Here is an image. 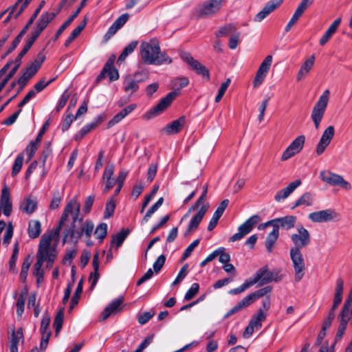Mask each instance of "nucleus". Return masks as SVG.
<instances>
[{
    "label": "nucleus",
    "instance_id": "f257e3e1",
    "mask_svg": "<svg viewBox=\"0 0 352 352\" xmlns=\"http://www.w3.org/2000/svg\"><path fill=\"white\" fill-rule=\"evenodd\" d=\"M80 204L76 198H73L65 206L59 224L55 229L54 235L58 236L62 226L65 221L67 220L69 215L72 216V224L70 228L64 231L63 243L69 239L71 241L77 243L78 241L85 236L89 239L94 229V223L91 219L82 221L80 215Z\"/></svg>",
    "mask_w": 352,
    "mask_h": 352
},
{
    "label": "nucleus",
    "instance_id": "f03ea898",
    "mask_svg": "<svg viewBox=\"0 0 352 352\" xmlns=\"http://www.w3.org/2000/svg\"><path fill=\"white\" fill-rule=\"evenodd\" d=\"M140 56L142 61L147 65H161L172 63L171 58L165 52H161L160 45L155 40L141 43Z\"/></svg>",
    "mask_w": 352,
    "mask_h": 352
},
{
    "label": "nucleus",
    "instance_id": "7ed1b4c3",
    "mask_svg": "<svg viewBox=\"0 0 352 352\" xmlns=\"http://www.w3.org/2000/svg\"><path fill=\"white\" fill-rule=\"evenodd\" d=\"M189 84V80L186 77L177 78L171 81V88L174 91L168 93L164 98L152 109L148 110L144 116L146 120H150L161 114L172 103L173 100L179 94V90Z\"/></svg>",
    "mask_w": 352,
    "mask_h": 352
},
{
    "label": "nucleus",
    "instance_id": "20e7f679",
    "mask_svg": "<svg viewBox=\"0 0 352 352\" xmlns=\"http://www.w3.org/2000/svg\"><path fill=\"white\" fill-rule=\"evenodd\" d=\"M53 237H57L54 232L51 230L45 233L40 240L37 254L41 252L43 256L44 262H46V267L51 268L56 257L57 253L55 248L51 246Z\"/></svg>",
    "mask_w": 352,
    "mask_h": 352
},
{
    "label": "nucleus",
    "instance_id": "39448f33",
    "mask_svg": "<svg viewBox=\"0 0 352 352\" xmlns=\"http://www.w3.org/2000/svg\"><path fill=\"white\" fill-rule=\"evenodd\" d=\"M198 208H199V210L190 221L188 228L184 233L185 236H188L190 232L195 231L198 228L199 223L202 221L203 217H204L209 208V204L208 203L202 204L201 202L197 200L195 203L188 209L187 213L182 219V221Z\"/></svg>",
    "mask_w": 352,
    "mask_h": 352
},
{
    "label": "nucleus",
    "instance_id": "423d86ee",
    "mask_svg": "<svg viewBox=\"0 0 352 352\" xmlns=\"http://www.w3.org/2000/svg\"><path fill=\"white\" fill-rule=\"evenodd\" d=\"M329 91L328 89L325 90L313 107L311 118L314 123L316 129L319 128L321 120L324 115L329 99Z\"/></svg>",
    "mask_w": 352,
    "mask_h": 352
},
{
    "label": "nucleus",
    "instance_id": "0eeeda50",
    "mask_svg": "<svg viewBox=\"0 0 352 352\" xmlns=\"http://www.w3.org/2000/svg\"><path fill=\"white\" fill-rule=\"evenodd\" d=\"M289 255L294 270V279L296 282H299L303 278L305 271L303 255L298 248H292Z\"/></svg>",
    "mask_w": 352,
    "mask_h": 352
},
{
    "label": "nucleus",
    "instance_id": "6e6552de",
    "mask_svg": "<svg viewBox=\"0 0 352 352\" xmlns=\"http://www.w3.org/2000/svg\"><path fill=\"white\" fill-rule=\"evenodd\" d=\"M226 0H208L198 6L197 14L199 17L210 16L218 12Z\"/></svg>",
    "mask_w": 352,
    "mask_h": 352
},
{
    "label": "nucleus",
    "instance_id": "1a4fd4ad",
    "mask_svg": "<svg viewBox=\"0 0 352 352\" xmlns=\"http://www.w3.org/2000/svg\"><path fill=\"white\" fill-rule=\"evenodd\" d=\"M261 221L258 215L254 214L248 219L243 224L238 228V232L233 234L229 241L235 242L242 239L245 235L249 234L253 228Z\"/></svg>",
    "mask_w": 352,
    "mask_h": 352
},
{
    "label": "nucleus",
    "instance_id": "9d476101",
    "mask_svg": "<svg viewBox=\"0 0 352 352\" xmlns=\"http://www.w3.org/2000/svg\"><path fill=\"white\" fill-rule=\"evenodd\" d=\"M290 239L294 244L293 248H298L299 250L307 246L311 242V235L302 225L297 226L296 232L292 234Z\"/></svg>",
    "mask_w": 352,
    "mask_h": 352
},
{
    "label": "nucleus",
    "instance_id": "9b49d317",
    "mask_svg": "<svg viewBox=\"0 0 352 352\" xmlns=\"http://www.w3.org/2000/svg\"><path fill=\"white\" fill-rule=\"evenodd\" d=\"M180 57L191 69L194 70L198 75L206 78L207 80H210L209 70L197 60H195L190 53L183 52L180 54Z\"/></svg>",
    "mask_w": 352,
    "mask_h": 352
},
{
    "label": "nucleus",
    "instance_id": "f8f14e48",
    "mask_svg": "<svg viewBox=\"0 0 352 352\" xmlns=\"http://www.w3.org/2000/svg\"><path fill=\"white\" fill-rule=\"evenodd\" d=\"M320 177L322 182L331 186H339L346 190H350L351 188V185L349 182L344 180L341 175L333 173L331 171H321L320 173Z\"/></svg>",
    "mask_w": 352,
    "mask_h": 352
},
{
    "label": "nucleus",
    "instance_id": "ddd939ff",
    "mask_svg": "<svg viewBox=\"0 0 352 352\" xmlns=\"http://www.w3.org/2000/svg\"><path fill=\"white\" fill-rule=\"evenodd\" d=\"M44 3H45L44 1H42L41 3V4L39 5V6L35 10L34 12L33 13L31 18L29 19L26 25L23 28V30L19 32V34L14 39L11 46L9 47V49L7 50V52L3 54V56H2V58H6L9 54H10L14 50H15V48L17 47L19 43L21 42V40L22 39L23 36L26 33L27 30L33 23L34 21L37 17Z\"/></svg>",
    "mask_w": 352,
    "mask_h": 352
},
{
    "label": "nucleus",
    "instance_id": "4468645a",
    "mask_svg": "<svg viewBox=\"0 0 352 352\" xmlns=\"http://www.w3.org/2000/svg\"><path fill=\"white\" fill-rule=\"evenodd\" d=\"M305 141L304 135H299L289 145L281 156L282 161H286L300 152Z\"/></svg>",
    "mask_w": 352,
    "mask_h": 352
},
{
    "label": "nucleus",
    "instance_id": "2eb2a0df",
    "mask_svg": "<svg viewBox=\"0 0 352 352\" xmlns=\"http://www.w3.org/2000/svg\"><path fill=\"white\" fill-rule=\"evenodd\" d=\"M278 273L276 271H269L267 267L265 266L258 270L252 278V280H257V283L261 281V285L267 284L273 280L278 281Z\"/></svg>",
    "mask_w": 352,
    "mask_h": 352
},
{
    "label": "nucleus",
    "instance_id": "dca6fc26",
    "mask_svg": "<svg viewBox=\"0 0 352 352\" xmlns=\"http://www.w3.org/2000/svg\"><path fill=\"white\" fill-rule=\"evenodd\" d=\"M12 204L10 200V192L7 185H4L1 192L0 197V210H2L3 214L9 217L12 213Z\"/></svg>",
    "mask_w": 352,
    "mask_h": 352
},
{
    "label": "nucleus",
    "instance_id": "f3484780",
    "mask_svg": "<svg viewBox=\"0 0 352 352\" xmlns=\"http://www.w3.org/2000/svg\"><path fill=\"white\" fill-rule=\"evenodd\" d=\"M335 134V129L333 126H329L322 133L320 140L316 147V153L321 155L329 145Z\"/></svg>",
    "mask_w": 352,
    "mask_h": 352
},
{
    "label": "nucleus",
    "instance_id": "a211bd4d",
    "mask_svg": "<svg viewBox=\"0 0 352 352\" xmlns=\"http://www.w3.org/2000/svg\"><path fill=\"white\" fill-rule=\"evenodd\" d=\"M283 2V0H272L268 1L263 9L258 12L254 16V21L261 22L265 19L270 13L278 8Z\"/></svg>",
    "mask_w": 352,
    "mask_h": 352
},
{
    "label": "nucleus",
    "instance_id": "6ab92c4d",
    "mask_svg": "<svg viewBox=\"0 0 352 352\" xmlns=\"http://www.w3.org/2000/svg\"><path fill=\"white\" fill-rule=\"evenodd\" d=\"M335 217V212L331 209L314 212L310 213L308 216L309 219L315 223L331 221Z\"/></svg>",
    "mask_w": 352,
    "mask_h": 352
},
{
    "label": "nucleus",
    "instance_id": "aec40b11",
    "mask_svg": "<svg viewBox=\"0 0 352 352\" xmlns=\"http://www.w3.org/2000/svg\"><path fill=\"white\" fill-rule=\"evenodd\" d=\"M124 302V298L120 296L114 299L109 303L102 313V318L103 320H107L111 315L117 314L122 310V304Z\"/></svg>",
    "mask_w": 352,
    "mask_h": 352
},
{
    "label": "nucleus",
    "instance_id": "412c9836",
    "mask_svg": "<svg viewBox=\"0 0 352 352\" xmlns=\"http://www.w3.org/2000/svg\"><path fill=\"white\" fill-rule=\"evenodd\" d=\"M339 319L342 322L344 320L346 324L349 322L352 327V289L342 307V311L339 315Z\"/></svg>",
    "mask_w": 352,
    "mask_h": 352
},
{
    "label": "nucleus",
    "instance_id": "4be33fe9",
    "mask_svg": "<svg viewBox=\"0 0 352 352\" xmlns=\"http://www.w3.org/2000/svg\"><path fill=\"white\" fill-rule=\"evenodd\" d=\"M45 58L43 52H40L36 58L25 67L24 72L32 78L38 72Z\"/></svg>",
    "mask_w": 352,
    "mask_h": 352
},
{
    "label": "nucleus",
    "instance_id": "5701e85b",
    "mask_svg": "<svg viewBox=\"0 0 352 352\" xmlns=\"http://www.w3.org/2000/svg\"><path fill=\"white\" fill-rule=\"evenodd\" d=\"M185 117L181 116L178 119L173 120L170 123L165 126L161 132L166 135H173L179 133L183 129L185 124Z\"/></svg>",
    "mask_w": 352,
    "mask_h": 352
},
{
    "label": "nucleus",
    "instance_id": "b1692460",
    "mask_svg": "<svg viewBox=\"0 0 352 352\" xmlns=\"http://www.w3.org/2000/svg\"><path fill=\"white\" fill-rule=\"evenodd\" d=\"M37 199L31 195L25 197L19 204V210L27 214H32L37 208Z\"/></svg>",
    "mask_w": 352,
    "mask_h": 352
},
{
    "label": "nucleus",
    "instance_id": "393cba45",
    "mask_svg": "<svg viewBox=\"0 0 352 352\" xmlns=\"http://www.w3.org/2000/svg\"><path fill=\"white\" fill-rule=\"evenodd\" d=\"M129 18V15L127 13L122 14L111 25L109 28L108 31L104 35V38L106 40L109 39L111 36H113L116 32L120 29L128 21Z\"/></svg>",
    "mask_w": 352,
    "mask_h": 352
},
{
    "label": "nucleus",
    "instance_id": "a878e982",
    "mask_svg": "<svg viewBox=\"0 0 352 352\" xmlns=\"http://www.w3.org/2000/svg\"><path fill=\"white\" fill-rule=\"evenodd\" d=\"M301 184V181L300 179H296L292 182H291L287 187L283 188L282 190L278 191L274 196V199L279 202L282 199H285L287 198L291 193H292Z\"/></svg>",
    "mask_w": 352,
    "mask_h": 352
},
{
    "label": "nucleus",
    "instance_id": "bb28decb",
    "mask_svg": "<svg viewBox=\"0 0 352 352\" xmlns=\"http://www.w3.org/2000/svg\"><path fill=\"white\" fill-rule=\"evenodd\" d=\"M88 0H82L76 11L69 17V19L59 28L56 32L54 41H56L60 34L66 30V28L72 23V21L78 16L81 10L86 5Z\"/></svg>",
    "mask_w": 352,
    "mask_h": 352
},
{
    "label": "nucleus",
    "instance_id": "cd10ccee",
    "mask_svg": "<svg viewBox=\"0 0 352 352\" xmlns=\"http://www.w3.org/2000/svg\"><path fill=\"white\" fill-rule=\"evenodd\" d=\"M296 219V217L294 215H287L275 219V224L278 226V231H279L280 228L287 230L294 228Z\"/></svg>",
    "mask_w": 352,
    "mask_h": 352
},
{
    "label": "nucleus",
    "instance_id": "c85d7f7f",
    "mask_svg": "<svg viewBox=\"0 0 352 352\" xmlns=\"http://www.w3.org/2000/svg\"><path fill=\"white\" fill-rule=\"evenodd\" d=\"M56 16L54 12H43L36 22V32L40 34L47 26L50 21H52Z\"/></svg>",
    "mask_w": 352,
    "mask_h": 352
},
{
    "label": "nucleus",
    "instance_id": "c756f323",
    "mask_svg": "<svg viewBox=\"0 0 352 352\" xmlns=\"http://www.w3.org/2000/svg\"><path fill=\"white\" fill-rule=\"evenodd\" d=\"M344 290V281L342 278H339L336 280V285L335 289V294L333 298V304L331 309L329 310L335 313V310L340 304L342 300V294Z\"/></svg>",
    "mask_w": 352,
    "mask_h": 352
},
{
    "label": "nucleus",
    "instance_id": "7c9ffc66",
    "mask_svg": "<svg viewBox=\"0 0 352 352\" xmlns=\"http://www.w3.org/2000/svg\"><path fill=\"white\" fill-rule=\"evenodd\" d=\"M99 265H100L99 253L96 252L94 255L93 260H92V265L94 267V272L91 273L89 278V281L91 283V287H90L91 289H94V287L96 286V285L99 279V277H100Z\"/></svg>",
    "mask_w": 352,
    "mask_h": 352
},
{
    "label": "nucleus",
    "instance_id": "2f4dec72",
    "mask_svg": "<svg viewBox=\"0 0 352 352\" xmlns=\"http://www.w3.org/2000/svg\"><path fill=\"white\" fill-rule=\"evenodd\" d=\"M315 61V57L314 55L309 57L302 65L299 72H298L296 80L300 81L307 74L310 72Z\"/></svg>",
    "mask_w": 352,
    "mask_h": 352
},
{
    "label": "nucleus",
    "instance_id": "473e14b6",
    "mask_svg": "<svg viewBox=\"0 0 352 352\" xmlns=\"http://www.w3.org/2000/svg\"><path fill=\"white\" fill-rule=\"evenodd\" d=\"M140 80H135L131 76H127L123 81V89L129 94L136 92L139 89Z\"/></svg>",
    "mask_w": 352,
    "mask_h": 352
},
{
    "label": "nucleus",
    "instance_id": "72a5a7b5",
    "mask_svg": "<svg viewBox=\"0 0 352 352\" xmlns=\"http://www.w3.org/2000/svg\"><path fill=\"white\" fill-rule=\"evenodd\" d=\"M278 236L279 231H278V226H275L274 229H272V230L267 234L265 243L266 250L269 253L272 252L274 245L276 243Z\"/></svg>",
    "mask_w": 352,
    "mask_h": 352
},
{
    "label": "nucleus",
    "instance_id": "f704fd0d",
    "mask_svg": "<svg viewBox=\"0 0 352 352\" xmlns=\"http://www.w3.org/2000/svg\"><path fill=\"white\" fill-rule=\"evenodd\" d=\"M41 232V224L38 220H31L28 224V233L31 239L37 238Z\"/></svg>",
    "mask_w": 352,
    "mask_h": 352
},
{
    "label": "nucleus",
    "instance_id": "c9c22d12",
    "mask_svg": "<svg viewBox=\"0 0 352 352\" xmlns=\"http://www.w3.org/2000/svg\"><path fill=\"white\" fill-rule=\"evenodd\" d=\"M266 314L263 312L262 309L258 310L257 314L253 316L250 320L249 324L255 329H259L262 327V322L266 319Z\"/></svg>",
    "mask_w": 352,
    "mask_h": 352
},
{
    "label": "nucleus",
    "instance_id": "e433bc0d",
    "mask_svg": "<svg viewBox=\"0 0 352 352\" xmlns=\"http://www.w3.org/2000/svg\"><path fill=\"white\" fill-rule=\"evenodd\" d=\"M129 234V230L128 229H122L118 233L113 235L111 239V247L116 245V248H119L121 246L125 239L127 237Z\"/></svg>",
    "mask_w": 352,
    "mask_h": 352
},
{
    "label": "nucleus",
    "instance_id": "4c0bfd02",
    "mask_svg": "<svg viewBox=\"0 0 352 352\" xmlns=\"http://www.w3.org/2000/svg\"><path fill=\"white\" fill-rule=\"evenodd\" d=\"M138 42L137 41H133L131 42L128 45H126L119 56L117 60V63L120 64L122 62H123L126 58L135 50L138 46Z\"/></svg>",
    "mask_w": 352,
    "mask_h": 352
},
{
    "label": "nucleus",
    "instance_id": "58836bf2",
    "mask_svg": "<svg viewBox=\"0 0 352 352\" xmlns=\"http://www.w3.org/2000/svg\"><path fill=\"white\" fill-rule=\"evenodd\" d=\"M86 24L87 19H85L82 21V23L72 31L70 36L65 41V45L66 47H68L74 41V40L79 36V34L81 33V32L84 30L85 27L86 26Z\"/></svg>",
    "mask_w": 352,
    "mask_h": 352
},
{
    "label": "nucleus",
    "instance_id": "ea45409f",
    "mask_svg": "<svg viewBox=\"0 0 352 352\" xmlns=\"http://www.w3.org/2000/svg\"><path fill=\"white\" fill-rule=\"evenodd\" d=\"M256 283L257 280H252V278H250L245 280V281L239 287L230 289L228 293L231 295H236L241 294Z\"/></svg>",
    "mask_w": 352,
    "mask_h": 352
},
{
    "label": "nucleus",
    "instance_id": "a19ab883",
    "mask_svg": "<svg viewBox=\"0 0 352 352\" xmlns=\"http://www.w3.org/2000/svg\"><path fill=\"white\" fill-rule=\"evenodd\" d=\"M41 252L39 254H36V262L34 265L33 274L35 276H40V278H44V270L42 268L44 263L43 256Z\"/></svg>",
    "mask_w": 352,
    "mask_h": 352
},
{
    "label": "nucleus",
    "instance_id": "79ce46f5",
    "mask_svg": "<svg viewBox=\"0 0 352 352\" xmlns=\"http://www.w3.org/2000/svg\"><path fill=\"white\" fill-rule=\"evenodd\" d=\"M236 31V27L231 23L226 24L219 28L215 32V36L217 38L230 35Z\"/></svg>",
    "mask_w": 352,
    "mask_h": 352
},
{
    "label": "nucleus",
    "instance_id": "37998d69",
    "mask_svg": "<svg viewBox=\"0 0 352 352\" xmlns=\"http://www.w3.org/2000/svg\"><path fill=\"white\" fill-rule=\"evenodd\" d=\"M97 127L96 123H89L84 126L74 136L76 141L81 140L87 133Z\"/></svg>",
    "mask_w": 352,
    "mask_h": 352
},
{
    "label": "nucleus",
    "instance_id": "c03bdc74",
    "mask_svg": "<svg viewBox=\"0 0 352 352\" xmlns=\"http://www.w3.org/2000/svg\"><path fill=\"white\" fill-rule=\"evenodd\" d=\"M313 204V195L311 193L306 192L303 194L295 203L293 208L300 206H309Z\"/></svg>",
    "mask_w": 352,
    "mask_h": 352
},
{
    "label": "nucleus",
    "instance_id": "a18cd8bd",
    "mask_svg": "<svg viewBox=\"0 0 352 352\" xmlns=\"http://www.w3.org/2000/svg\"><path fill=\"white\" fill-rule=\"evenodd\" d=\"M164 198L160 197L156 203H155L146 212L144 217L142 219V222L146 223L152 214L158 210V208L163 204Z\"/></svg>",
    "mask_w": 352,
    "mask_h": 352
},
{
    "label": "nucleus",
    "instance_id": "49530a36",
    "mask_svg": "<svg viewBox=\"0 0 352 352\" xmlns=\"http://www.w3.org/2000/svg\"><path fill=\"white\" fill-rule=\"evenodd\" d=\"M107 234V224L105 223H100L97 227L94 232V234L96 237L99 240V242L101 243L104 239L106 237Z\"/></svg>",
    "mask_w": 352,
    "mask_h": 352
},
{
    "label": "nucleus",
    "instance_id": "de8ad7c7",
    "mask_svg": "<svg viewBox=\"0 0 352 352\" xmlns=\"http://www.w3.org/2000/svg\"><path fill=\"white\" fill-rule=\"evenodd\" d=\"M63 318H64V314H63V309H60L56 314L54 321L53 323V326L55 328V336H58L63 322Z\"/></svg>",
    "mask_w": 352,
    "mask_h": 352
},
{
    "label": "nucleus",
    "instance_id": "09e8293b",
    "mask_svg": "<svg viewBox=\"0 0 352 352\" xmlns=\"http://www.w3.org/2000/svg\"><path fill=\"white\" fill-rule=\"evenodd\" d=\"M82 285H83V280L81 279L77 285V287L76 289L75 293L72 298L71 300V305H70V309H72L74 306H76L80 297V294L82 292Z\"/></svg>",
    "mask_w": 352,
    "mask_h": 352
},
{
    "label": "nucleus",
    "instance_id": "8fccbe9b",
    "mask_svg": "<svg viewBox=\"0 0 352 352\" xmlns=\"http://www.w3.org/2000/svg\"><path fill=\"white\" fill-rule=\"evenodd\" d=\"M50 317L47 314H44L41 320L40 331L43 336H45L47 333L51 334V331L49 330V326L50 324Z\"/></svg>",
    "mask_w": 352,
    "mask_h": 352
},
{
    "label": "nucleus",
    "instance_id": "3c124183",
    "mask_svg": "<svg viewBox=\"0 0 352 352\" xmlns=\"http://www.w3.org/2000/svg\"><path fill=\"white\" fill-rule=\"evenodd\" d=\"M116 208V202L113 198H111L106 204L104 218H110L114 212Z\"/></svg>",
    "mask_w": 352,
    "mask_h": 352
},
{
    "label": "nucleus",
    "instance_id": "603ef678",
    "mask_svg": "<svg viewBox=\"0 0 352 352\" xmlns=\"http://www.w3.org/2000/svg\"><path fill=\"white\" fill-rule=\"evenodd\" d=\"M254 302V301L251 294H249V295L246 296L245 298H243L241 300H240L235 305V309L238 310V311H239L242 310L243 309L248 307Z\"/></svg>",
    "mask_w": 352,
    "mask_h": 352
},
{
    "label": "nucleus",
    "instance_id": "864d4df0",
    "mask_svg": "<svg viewBox=\"0 0 352 352\" xmlns=\"http://www.w3.org/2000/svg\"><path fill=\"white\" fill-rule=\"evenodd\" d=\"M23 159L24 158L23 153H20L19 155H18V156L15 159L12 170V175L13 176L17 175L20 172L23 165Z\"/></svg>",
    "mask_w": 352,
    "mask_h": 352
},
{
    "label": "nucleus",
    "instance_id": "5fc2aeb1",
    "mask_svg": "<svg viewBox=\"0 0 352 352\" xmlns=\"http://www.w3.org/2000/svg\"><path fill=\"white\" fill-rule=\"evenodd\" d=\"M19 252V243L17 242H16L14 244L13 252H12V256L10 258V260L9 261V267H10V270H14L15 269L16 263V261L18 258Z\"/></svg>",
    "mask_w": 352,
    "mask_h": 352
},
{
    "label": "nucleus",
    "instance_id": "6e6d98bb",
    "mask_svg": "<svg viewBox=\"0 0 352 352\" xmlns=\"http://www.w3.org/2000/svg\"><path fill=\"white\" fill-rule=\"evenodd\" d=\"M107 63H110L109 69L107 70V74L110 82L117 80L119 78V74L117 69L113 67V60H107Z\"/></svg>",
    "mask_w": 352,
    "mask_h": 352
},
{
    "label": "nucleus",
    "instance_id": "4d7b16f0",
    "mask_svg": "<svg viewBox=\"0 0 352 352\" xmlns=\"http://www.w3.org/2000/svg\"><path fill=\"white\" fill-rule=\"evenodd\" d=\"M272 63V56L271 55L267 56L260 65L258 69L260 73L267 74L270 70V66Z\"/></svg>",
    "mask_w": 352,
    "mask_h": 352
},
{
    "label": "nucleus",
    "instance_id": "13d9d810",
    "mask_svg": "<svg viewBox=\"0 0 352 352\" xmlns=\"http://www.w3.org/2000/svg\"><path fill=\"white\" fill-rule=\"evenodd\" d=\"M272 290V287L270 286L265 287L258 290L255 291L254 292L250 294L254 301H256L258 298L267 295Z\"/></svg>",
    "mask_w": 352,
    "mask_h": 352
},
{
    "label": "nucleus",
    "instance_id": "bf43d9fd",
    "mask_svg": "<svg viewBox=\"0 0 352 352\" xmlns=\"http://www.w3.org/2000/svg\"><path fill=\"white\" fill-rule=\"evenodd\" d=\"M39 144L40 143L34 140L31 142L30 144L26 147L25 151L28 157V160H30L33 157L38 148Z\"/></svg>",
    "mask_w": 352,
    "mask_h": 352
},
{
    "label": "nucleus",
    "instance_id": "052dcab7",
    "mask_svg": "<svg viewBox=\"0 0 352 352\" xmlns=\"http://www.w3.org/2000/svg\"><path fill=\"white\" fill-rule=\"evenodd\" d=\"M240 36L241 33L237 31L230 34L228 46L231 50H234L237 47Z\"/></svg>",
    "mask_w": 352,
    "mask_h": 352
},
{
    "label": "nucleus",
    "instance_id": "680f3d73",
    "mask_svg": "<svg viewBox=\"0 0 352 352\" xmlns=\"http://www.w3.org/2000/svg\"><path fill=\"white\" fill-rule=\"evenodd\" d=\"M54 78L49 80L48 81H45V78L41 79L37 83L34 85V91L35 93H39L42 91L45 87H47L49 85H50L54 80Z\"/></svg>",
    "mask_w": 352,
    "mask_h": 352
},
{
    "label": "nucleus",
    "instance_id": "e2e57ef3",
    "mask_svg": "<svg viewBox=\"0 0 352 352\" xmlns=\"http://www.w3.org/2000/svg\"><path fill=\"white\" fill-rule=\"evenodd\" d=\"M230 78H228L226 80V81H225L224 82H223L218 91V94L215 97V102H219L222 97L223 96L225 92L226 91L228 87H229L230 84Z\"/></svg>",
    "mask_w": 352,
    "mask_h": 352
},
{
    "label": "nucleus",
    "instance_id": "0e129e2a",
    "mask_svg": "<svg viewBox=\"0 0 352 352\" xmlns=\"http://www.w3.org/2000/svg\"><path fill=\"white\" fill-rule=\"evenodd\" d=\"M199 285L198 283H195L192 284L190 289L186 292L184 299L186 300H191L199 292Z\"/></svg>",
    "mask_w": 352,
    "mask_h": 352
},
{
    "label": "nucleus",
    "instance_id": "69168bd1",
    "mask_svg": "<svg viewBox=\"0 0 352 352\" xmlns=\"http://www.w3.org/2000/svg\"><path fill=\"white\" fill-rule=\"evenodd\" d=\"M314 1V0H301L295 11L302 16L306 10L312 5Z\"/></svg>",
    "mask_w": 352,
    "mask_h": 352
},
{
    "label": "nucleus",
    "instance_id": "338daca9",
    "mask_svg": "<svg viewBox=\"0 0 352 352\" xmlns=\"http://www.w3.org/2000/svg\"><path fill=\"white\" fill-rule=\"evenodd\" d=\"M61 200L62 196L59 190H56L53 194V197L50 205V209L55 210L58 208Z\"/></svg>",
    "mask_w": 352,
    "mask_h": 352
},
{
    "label": "nucleus",
    "instance_id": "774afa93",
    "mask_svg": "<svg viewBox=\"0 0 352 352\" xmlns=\"http://www.w3.org/2000/svg\"><path fill=\"white\" fill-rule=\"evenodd\" d=\"M23 339L22 338L18 337L15 335V332L13 331L11 336L10 339V352H18V344L19 341Z\"/></svg>",
    "mask_w": 352,
    "mask_h": 352
}]
</instances>
